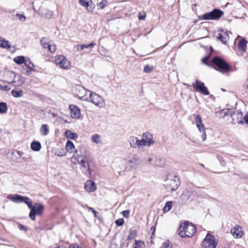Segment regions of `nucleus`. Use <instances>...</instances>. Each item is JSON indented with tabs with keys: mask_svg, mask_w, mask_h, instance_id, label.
I'll return each mask as SVG.
<instances>
[{
	"mask_svg": "<svg viewBox=\"0 0 248 248\" xmlns=\"http://www.w3.org/2000/svg\"><path fill=\"white\" fill-rule=\"evenodd\" d=\"M89 210L91 211L94 214V216H96V214L97 213V212L93 209L92 207H90L89 208Z\"/></svg>",
	"mask_w": 248,
	"mask_h": 248,
	"instance_id": "obj_55",
	"label": "nucleus"
},
{
	"mask_svg": "<svg viewBox=\"0 0 248 248\" xmlns=\"http://www.w3.org/2000/svg\"><path fill=\"white\" fill-rule=\"evenodd\" d=\"M96 45L94 42H92L89 44H78L77 45L76 48L78 50H83L84 49H89L91 51L92 48Z\"/></svg>",
	"mask_w": 248,
	"mask_h": 248,
	"instance_id": "obj_18",
	"label": "nucleus"
},
{
	"mask_svg": "<svg viewBox=\"0 0 248 248\" xmlns=\"http://www.w3.org/2000/svg\"><path fill=\"white\" fill-rule=\"evenodd\" d=\"M202 62H203V63H206V62H205V60H204V59H203V60H202Z\"/></svg>",
	"mask_w": 248,
	"mask_h": 248,
	"instance_id": "obj_63",
	"label": "nucleus"
},
{
	"mask_svg": "<svg viewBox=\"0 0 248 248\" xmlns=\"http://www.w3.org/2000/svg\"><path fill=\"white\" fill-rule=\"evenodd\" d=\"M247 41L244 39L242 38L238 43V48L239 50L243 52H246L247 49Z\"/></svg>",
	"mask_w": 248,
	"mask_h": 248,
	"instance_id": "obj_21",
	"label": "nucleus"
},
{
	"mask_svg": "<svg viewBox=\"0 0 248 248\" xmlns=\"http://www.w3.org/2000/svg\"><path fill=\"white\" fill-rule=\"evenodd\" d=\"M212 62L217 67L220 72L226 73L232 70V67L223 59L218 57H214Z\"/></svg>",
	"mask_w": 248,
	"mask_h": 248,
	"instance_id": "obj_5",
	"label": "nucleus"
},
{
	"mask_svg": "<svg viewBox=\"0 0 248 248\" xmlns=\"http://www.w3.org/2000/svg\"><path fill=\"white\" fill-rule=\"evenodd\" d=\"M212 12L213 14L214 20H218L223 15V12L217 9H215Z\"/></svg>",
	"mask_w": 248,
	"mask_h": 248,
	"instance_id": "obj_24",
	"label": "nucleus"
},
{
	"mask_svg": "<svg viewBox=\"0 0 248 248\" xmlns=\"http://www.w3.org/2000/svg\"><path fill=\"white\" fill-rule=\"evenodd\" d=\"M161 248H171V246L170 245L169 242H165Z\"/></svg>",
	"mask_w": 248,
	"mask_h": 248,
	"instance_id": "obj_51",
	"label": "nucleus"
},
{
	"mask_svg": "<svg viewBox=\"0 0 248 248\" xmlns=\"http://www.w3.org/2000/svg\"><path fill=\"white\" fill-rule=\"evenodd\" d=\"M10 83L13 84L14 86H17V84H16V81L15 80H13L12 81H11V82Z\"/></svg>",
	"mask_w": 248,
	"mask_h": 248,
	"instance_id": "obj_60",
	"label": "nucleus"
},
{
	"mask_svg": "<svg viewBox=\"0 0 248 248\" xmlns=\"http://www.w3.org/2000/svg\"><path fill=\"white\" fill-rule=\"evenodd\" d=\"M91 91L87 90L84 87L80 85H77L76 88L75 93L78 98L82 100L85 101V98H88L89 93Z\"/></svg>",
	"mask_w": 248,
	"mask_h": 248,
	"instance_id": "obj_8",
	"label": "nucleus"
},
{
	"mask_svg": "<svg viewBox=\"0 0 248 248\" xmlns=\"http://www.w3.org/2000/svg\"><path fill=\"white\" fill-rule=\"evenodd\" d=\"M153 160V158L151 157H149L148 159H147V161L149 163H151L152 164V161Z\"/></svg>",
	"mask_w": 248,
	"mask_h": 248,
	"instance_id": "obj_58",
	"label": "nucleus"
},
{
	"mask_svg": "<svg viewBox=\"0 0 248 248\" xmlns=\"http://www.w3.org/2000/svg\"><path fill=\"white\" fill-rule=\"evenodd\" d=\"M24 63L29 69H31V70H34V65L33 64V62L30 60H25Z\"/></svg>",
	"mask_w": 248,
	"mask_h": 248,
	"instance_id": "obj_40",
	"label": "nucleus"
},
{
	"mask_svg": "<svg viewBox=\"0 0 248 248\" xmlns=\"http://www.w3.org/2000/svg\"><path fill=\"white\" fill-rule=\"evenodd\" d=\"M0 47L2 48H10V42L0 37Z\"/></svg>",
	"mask_w": 248,
	"mask_h": 248,
	"instance_id": "obj_25",
	"label": "nucleus"
},
{
	"mask_svg": "<svg viewBox=\"0 0 248 248\" xmlns=\"http://www.w3.org/2000/svg\"><path fill=\"white\" fill-rule=\"evenodd\" d=\"M137 235V232L135 230H131L127 237V239H133L136 237Z\"/></svg>",
	"mask_w": 248,
	"mask_h": 248,
	"instance_id": "obj_41",
	"label": "nucleus"
},
{
	"mask_svg": "<svg viewBox=\"0 0 248 248\" xmlns=\"http://www.w3.org/2000/svg\"><path fill=\"white\" fill-rule=\"evenodd\" d=\"M79 4L83 7L86 8L88 12H93V10L91 7H89V0H79Z\"/></svg>",
	"mask_w": 248,
	"mask_h": 248,
	"instance_id": "obj_27",
	"label": "nucleus"
},
{
	"mask_svg": "<svg viewBox=\"0 0 248 248\" xmlns=\"http://www.w3.org/2000/svg\"><path fill=\"white\" fill-rule=\"evenodd\" d=\"M164 185L168 191L176 190L180 185L178 177L176 175H169L168 178L165 181Z\"/></svg>",
	"mask_w": 248,
	"mask_h": 248,
	"instance_id": "obj_4",
	"label": "nucleus"
},
{
	"mask_svg": "<svg viewBox=\"0 0 248 248\" xmlns=\"http://www.w3.org/2000/svg\"><path fill=\"white\" fill-rule=\"evenodd\" d=\"M216 38L217 40L225 44L229 39V35L227 31L222 30L217 33Z\"/></svg>",
	"mask_w": 248,
	"mask_h": 248,
	"instance_id": "obj_17",
	"label": "nucleus"
},
{
	"mask_svg": "<svg viewBox=\"0 0 248 248\" xmlns=\"http://www.w3.org/2000/svg\"><path fill=\"white\" fill-rule=\"evenodd\" d=\"M148 146V143L146 142L144 140H143L142 138L141 140L138 139V147L139 148L141 146Z\"/></svg>",
	"mask_w": 248,
	"mask_h": 248,
	"instance_id": "obj_42",
	"label": "nucleus"
},
{
	"mask_svg": "<svg viewBox=\"0 0 248 248\" xmlns=\"http://www.w3.org/2000/svg\"><path fill=\"white\" fill-rule=\"evenodd\" d=\"M71 116L72 118L77 119L80 118V110L77 106L73 105L69 106Z\"/></svg>",
	"mask_w": 248,
	"mask_h": 248,
	"instance_id": "obj_14",
	"label": "nucleus"
},
{
	"mask_svg": "<svg viewBox=\"0 0 248 248\" xmlns=\"http://www.w3.org/2000/svg\"><path fill=\"white\" fill-rule=\"evenodd\" d=\"M152 69V67H151L149 65L147 64L144 66V71L145 73H149L150 72Z\"/></svg>",
	"mask_w": 248,
	"mask_h": 248,
	"instance_id": "obj_48",
	"label": "nucleus"
},
{
	"mask_svg": "<svg viewBox=\"0 0 248 248\" xmlns=\"http://www.w3.org/2000/svg\"><path fill=\"white\" fill-rule=\"evenodd\" d=\"M130 211L129 210H124L122 212L123 216L126 218H128L129 216Z\"/></svg>",
	"mask_w": 248,
	"mask_h": 248,
	"instance_id": "obj_49",
	"label": "nucleus"
},
{
	"mask_svg": "<svg viewBox=\"0 0 248 248\" xmlns=\"http://www.w3.org/2000/svg\"><path fill=\"white\" fill-rule=\"evenodd\" d=\"M77 161V163L81 165L83 164H84L85 162H87L88 161H91L92 159L90 158V156H88L85 158H81L80 159H78L76 160Z\"/></svg>",
	"mask_w": 248,
	"mask_h": 248,
	"instance_id": "obj_35",
	"label": "nucleus"
},
{
	"mask_svg": "<svg viewBox=\"0 0 248 248\" xmlns=\"http://www.w3.org/2000/svg\"><path fill=\"white\" fill-rule=\"evenodd\" d=\"M146 17V13L145 12L140 13L139 14L138 18L139 20H144Z\"/></svg>",
	"mask_w": 248,
	"mask_h": 248,
	"instance_id": "obj_47",
	"label": "nucleus"
},
{
	"mask_svg": "<svg viewBox=\"0 0 248 248\" xmlns=\"http://www.w3.org/2000/svg\"><path fill=\"white\" fill-rule=\"evenodd\" d=\"M219 113L221 114L222 117L230 115L233 120L235 116L238 118L239 117L242 118V113L240 111H237L236 112H232L229 109H222L219 112Z\"/></svg>",
	"mask_w": 248,
	"mask_h": 248,
	"instance_id": "obj_12",
	"label": "nucleus"
},
{
	"mask_svg": "<svg viewBox=\"0 0 248 248\" xmlns=\"http://www.w3.org/2000/svg\"><path fill=\"white\" fill-rule=\"evenodd\" d=\"M33 70H31V69H30L29 70H27L26 71V73H27V75H30L31 73V72Z\"/></svg>",
	"mask_w": 248,
	"mask_h": 248,
	"instance_id": "obj_61",
	"label": "nucleus"
},
{
	"mask_svg": "<svg viewBox=\"0 0 248 248\" xmlns=\"http://www.w3.org/2000/svg\"><path fill=\"white\" fill-rule=\"evenodd\" d=\"M91 161H88L87 162H85L84 164L80 165V167L83 173L86 175H90L91 173L89 166V163Z\"/></svg>",
	"mask_w": 248,
	"mask_h": 248,
	"instance_id": "obj_22",
	"label": "nucleus"
},
{
	"mask_svg": "<svg viewBox=\"0 0 248 248\" xmlns=\"http://www.w3.org/2000/svg\"><path fill=\"white\" fill-rule=\"evenodd\" d=\"M161 248H171V246L170 245L169 242H165Z\"/></svg>",
	"mask_w": 248,
	"mask_h": 248,
	"instance_id": "obj_50",
	"label": "nucleus"
},
{
	"mask_svg": "<svg viewBox=\"0 0 248 248\" xmlns=\"http://www.w3.org/2000/svg\"><path fill=\"white\" fill-rule=\"evenodd\" d=\"M196 228L192 223L186 221L179 228V234L181 237H189L193 236L196 232Z\"/></svg>",
	"mask_w": 248,
	"mask_h": 248,
	"instance_id": "obj_2",
	"label": "nucleus"
},
{
	"mask_svg": "<svg viewBox=\"0 0 248 248\" xmlns=\"http://www.w3.org/2000/svg\"><path fill=\"white\" fill-rule=\"evenodd\" d=\"M65 148L67 151L70 153H72L75 152L74 145L73 143L70 140H69L67 142Z\"/></svg>",
	"mask_w": 248,
	"mask_h": 248,
	"instance_id": "obj_31",
	"label": "nucleus"
},
{
	"mask_svg": "<svg viewBox=\"0 0 248 248\" xmlns=\"http://www.w3.org/2000/svg\"><path fill=\"white\" fill-rule=\"evenodd\" d=\"M89 93L88 98L85 99L86 101L90 102L100 108H104L105 106V100L104 98L95 93L93 92Z\"/></svg>",
	"mask_w": 248,
	"mask_h": 248,
	"instance_id": "obj_3",
	"label": "nucleus"
},
{
	"mask_svg": "<svg viewBox=\"0 0 248 248\" xmlns=\"http://www.w3.org/2000/svg\"><path fill=\"white\" fill-rule=\"evenodd\" d=\"M55 63L57 65L63 69H69L71 62L64 56L59 55L56 57L55 59Z\"/></svg>",
	"mask_w": 248,
	"mask_h": 248,
	"instance_id": "obj_7",
	"label": "nucleus"
},
{
	"mask_svg": "<svg viewBox=\"0 0 248 248\" xmlns=\"http://www.w3.org/2000/svg\"><path fill=\"white\" fill-rule=\"evenodd\" d=\"M65 136L69 139L74 140L77 138V135L74 133L72 132L70 130H66L65 132Z\"/></svg>",
	"mask_w": 248,
	"mask_h": 248,
	"instance_id": "obj_33",
	"label": "nucleus"
},
{
	"mask_svg": "<svg viewBox=\"0 0 248 248\" xmlns=\"http://www.w3.org/2000/svg\"><path fill=\"white\" fill-rule=\"evenodd\" d=\"M40 44L43 48H47L48 50L53 53L56 51V46L54 44H51L48 40V39L46 37H43L40 40Z\"/></svg>",
	"mask_w": 248,
	"mask_h": 248,
	"instance_id": "obj_11",
	"label": "nucleus"
},
{
	"mask_svg": "<svg viewBox=\"0 0 248 248\" xmlns=\"http://www.w3.org/2000/svg\"><path fill=\"white\" fill-rule=\"evenodd\" d=\"M172 202L171 201L167 202L163 208V211L164 213L169 212L171 208Z\"/></svg>",
	"mask_w": 248,
	"mask_h": 248,
	"instance_id": "obj_37",
	"label": "nucleus"
},
{
	"mask_svg": "<svg viewBox=\"0 0 248 248\" xmlns=\"http://www.w3.org/2000/svg\"><path fill=\"white\" fill-rule=\"evenodd\" d=\"M193 87L195 90L199 91L204 95H208L209 94L207 88L205 86L204 83L198 79H197L195 83L193 84Z\"/></svg>",
	"mask_w": 248,
	"mask_h": 248,
	"instance_id": "obj_10",
	"label": "nucleus"
},
{
	"mask_svg": "<svg viewBox=\"0 0 248 248\" xmlns=\"http://www.w3.org/2000/svg\"><path fill=\"white\" fill-rule=\"evenodd\" d=\"M16 16L18 17L19 20L21 21L24 22L26 19V16L23 15L17 14H16Z\"/></svg>",
	"mask_w": 248,
	"mask_h": 248,
	"instance_id": "obj_44",
	"label": "nucleus"
},
{
	"mask_svg": "<svg viewBox=\"0 0 248 248\" xmlns=\"http://www.w3.org/2000/svg\"><path fill=\"white\" fill-rule=\"evenodd\" d=\"M69 248H81L78 246L76 244H73L69 246Z\"/></svg>",
	"mask_w": 248,
	"mask_h": 248,
	"instance_id": "obj_54",
	"label": "nucleus"
},
{
	"mask_svg": "<svg viewBox=\"0 0 248 248\" xmlns=\"http://www.w3.org/2000/svg\"><path fill=\"white\" fill-rule=\"evenodd\" d=\"M17 153L20 156H22L24 154V153L20 151H17Z\"/></svg>",
	"mask_w": 248,
	"mask_h": 248,
	"instance_id": "obj_57",
	"label": "nucleus"
},
{
	"mask_svg": "<svg viewBox=\"0 0 248 248\" xmlns=\"http://www.w3.org/2000/svg\"><path fill=\"white\" fill-rule=\"evenodd\" d=\"M84 188L88 192H93L96 189V186L94 182L87 181L85 184Z\"/></svg>",
	"mask_w": 248,
	"mask_h": 248,
	"instance_id": "obj_19",
	"label": "nucleus"
},
{
	"mask_svg": "<svg viewBox=\"0 0 248 248\" xmlns=\"http://www.w3.org/2000/svg\"><path fill=\"white\" fill-rule=\"evenodd\" d=\"M129 142L130 145V146L132 148H136L138 147V139L135 137H131L129 138Z\"/></svg>",
	"mask_w": 248,
	"mask_h": 248,
	"instance_id": "obj_29",
	"label": "nucleus"
},
{
	"mask_svg": "<svg viewBox=\"0 0 248 248\" xmlns=\"http://www.w3.org/2000/svg\"><path fill=\"white\" fill-rule=\"evenodd\" d=\"M91 140L95 144H102L101 136L97 134H93L91 137Z\"/></svg>",
	"mask_w": 248,
	"mask_h": 248,
	"instance_id": "obj_23",
	"label": "nucleus"
},
{
	"mask_svg": "<svg viewBox=\"0 0 248 248\" xmlns=\"http://www.w3.org/2000/svg\"><path fill=\"white\" fill-rule=\"evenodd\" d=\"M115 223L118 226H121L124 223V220L123 218H119L115 221Z\"/></svg>",
	"mask_w": 248,
	"mask_h": 248,
	"instance_id": "obj_43",
	"label": "nucleus"
},
{
	"mask_svg": "<svg viewBox=\"0 0 248 248\" xmlns=\"http://www.w3.org/2000/svg\"><path fill=\"white\" fill-rule=\"evenodd\" d=\"M55 155L58 156H60V157H62V156H63L65 155V154H57V153H55Z\"/></svg>",
	"mask_w": 248,
	"mask_h": 248,
	"instance_id": "obj_59",
	"label": "nucleus"
},
{
	"mask_svg": "<svg viewBox=\"0 0 248 248\" xmlns=\"http://www.w3.org/2000/svg\"><path fill=\"white\" fill-rule=\"evenodd\" d=\"M17 78H18V82H19V83L17 84V86L22 85L24 83V81L22 80V78L19 75L17 76Z\"/></svg>",
	"mask_w": 248,
	"mask_h": 248,
	"instance_id": "obj_52",
	"label": "nucleus"
},
{
	"mask_svg": "<svg viewBox=\"0 0 248 248\" xmlns=\"http://www.w3.org/2000/svg\"><path fill=\"white\" fill-rule=\"evenodd\" d=\"M142 139L143 140H144L146 142H147L148 146H149L151 144H153L154 142L153 139L152 135L149 132L144 133L142 135Z\"/></svg>",
	"mask_w": 248,
	"mask_h": 248,
	"instance_id": "obj_20",
	"label": "nucleus"
},
{
	"mask_svg": "<svg viewBox=\"0 0 248 248\" xmlns=\"http://www.w3.org/2000/svg\"><path fill=\"white\" fill-rule=\"evenodd\" d=\"M12 95L15 97H21L23 95V92L22 90L16 91L13 90L11 91Z\"/></svg>",
	"mask_w": 248,
	"mask_h": 248,
	"instance_id": "obj_38",
	"label": "nucleus"
},
{
	"mask_svg": "<svg viewBox=\"0 0 248 248\" xmlns=\"http://www.w3.org/2000/svg\"><path fill=\"white\" fill-rule=\"evenodd\" d=\"M18 227L20 230L27 231V228L21 224H18Z\"/></svg>",
	"mask_w": 248,
	"mask_h": 248,
	"instance_id": "obj_53",
	"label": "nucleus"
},
{
	"mask_svg": "<svg viewBox=\"0 0 248 248\" xmlns=\"http://www.w3.org/2000/svg\"><path fill=\"white\" fill-rule=\"evenodd\" d=\"M7 198L16 203L25 202L28 205V207L31 209L29 214V217L32 220L35 219L36 215H40L42 214L44 208V206L42 204L39 203H37L36 206H32L31 202L27 197L22 196L17 194H10L7 196Z\"/></svg>",
	"mask_w": 248,
	"mask_h": 248,
	"instance_id": "obj_1",
	"label": "nucleus"
},
{
	"mask_svg": "<svg viewBox=\"0 0 248 248\" xmlns=\"http://www.w3.org/2000/svg\"><path fill=\"white\" fill-rule=\"evenodd\" d=\"M31 148L34 151H39L41 148V145L39 141H33L31 144Z\"/></svg>",
	"mask_w": 248,
	"mask_h": 248,
	"instance_id": "obj_30",
	"label": "nucleus"
},
{
	"mask_svg": "<svg viewBox=\"0 0 248 248\" xmlns=\"http://www.w3.org/2000/svg\"><path fill=\"white\" fill-rule=\"evenodd\" d=\"M239 123H241V124H243V122L242 121H240L239 122H238Z\"/></svg>",
	"mask_w": 248,
	"mask_h": 248,
	"instance_id": "obj_64",
	"label": "nucleus"
},
{
	"mask_svg": "<svg viewBox=\"0 0 248 248\" xmlns=\"http://www.w3.org/2000/svg\"><path fill=\"white\" fill-rule=\"evenodd\" d=\"M151 230H153V232H154L155 231V228L154 227H151Z\"/></svg>",
	"mask_w": 248,
	"mask_h": 248,
	"instance_id": "obj_62",
	"label": "nucleus"
},
{
	"mask_svg": "<svg viewBox=\"0 0 248 248\" xmlns=\"http://www.w3.org/2000/svg\"><path fill=\"white\" fill-rule=\"evenodd\" d=\"M14 62L18 64H21L25 62V60L23 56H17L14 59Z\"/></svg>",
	"mask_w": 248,
	"mask_h": 248,
	"instance_id": "obj_36",
	"label": "nucleus"
},
{
	"mask_svg": "<svg viewBox=\"0 0 248 248\" xmlns=\"http://www.w3.org/2000/svg\"><path fill=\"white\" fill-rule=\"evenodd\" d=\"M11 88L7 85H2L0 84V90L2 91H8Z\"/></svg>",
	"mask_w": 248,
	"mask_h": 248,
	"instance_id": "obj_46",
	"label": "nucleus"
},
{
	"mask_svg": "<svg viewBox=\"0 0 248 248\" xmlns=\"http://www.w3.org/2000/svg\"><path fill=\"white\" fill-rule=\"evenodd\" d=\"M195 123L199 131L202 133V140L204 141L206 139L205 129L203 124L202 123V118L199 114L195 116Z\"/></svg>",
	"mask_w": 248,
	"mask_h": 248,
	"instance_id": "obj_9",
	"label": "nucleus"
},
{
	"mask_svg": "<svg viewBox=\"0 0 248 248\" xmlns=\"http://www.w3.org/2000/svg\"><path fill=\"white\" fill-rule=\"evenodd\" d=\"M8 107L5 102L0 103V114H3L7 112Z\"/></svg>",
	"mask_w": 248,
	"mask_h": 248,
	"instance_id": "obj_34",
	"label": "nucleus"
},
{
	"mask_svg": "<svg viewBox=\"0 0 248 248\" xmlns=\"http://www.w3.org/2000/svg\"><path fill=\"white\" fill-rule=\"evenodd\" d=\"M39 14L42 15V16H44L45 18L50 19L53 16V12L51 10L46 9L44 10V11L39 13Z\"/></svg>",
	"mask_w": 248,
	"mask_h": 248,
	"instance_id": "obj_26",
	"label": "nucleus"
},
{
	"mask_svg": "<svg viewBox=\"0 0 248 248\" xmlns=\"http://www.w3.org/2000/svg\"><path fill=\"white\" fill-rule=\"evenodd\" d=\"M88 156H90L87 154V152L83 148H79L76 151V154L73 156V158L75 160L85 158Z\"/></svg>",
	"mask_w": 248,
	"mask_h": 248,
	"instance_id": "obj_16",
	"label": "nucleus"
},
{
	"mask_svg": "<svg viewBox=\"0 0 248 248\" xmlns=\"http://www.w3.org/2000/svg\"><path fill=\"white\" fill-rule=\"evenodd\" d=\"M218 244V240L215 236L208 233L202 240L201 246L202 248H216Z\"/></svg>",
	"mask_w": 248,
	"mask_h": 248,
	"instance_id": "obj_6",
	"label": "nucleus"
},
{
	"mask_svg": "<svg viewBox=\"0 0 248 248\" xmlns=\"http://www.w3.org/2000/svg\"><path fill=\"white\" fill-rule=\"evenodd\" d=\"M213 14L212 11L205 13L202 16V19L203 20H214Z\"/></svg>",
	"mask_w": 248,
	"mask_h": 248,
	"instance_id": "obj_32",
	"label": "nucleus"
},
{
	"mask_svg": "<svg viewBox=\"0 0 248 248\" xmlns=\"http://www.w3.org/2000/svg\"><path fill=\"white\" fill-rule=\"evenodd\" d=\"M107 3L108 1L107 0H103L99 3L98 5L100 6L101 9H103Z\"/></svg>",
	"mask_w": 248,
	"mask_h": 248,
	"instance_id": "obj_45",
	"label": "nucleus"
},
{
	"mask_svg": "<svg viewBox=\"0 0 248 248\" xmlns=\"http://www.w3.org/2000/svg\"><path fill=\"white\" fill-rule=\"evenodd\" d=\"M128 163L130 169L136 170L140 164V159L137 155H135L128 160Z\"/></svg>",
	"mask_w": 248,
	"mask_h": 248,
	"instance_id": "obj_15",
	"label": "nucleus"
},
{
	"mask_svg": "<svg viewBox=\"0 0 248 248\" xmlns=\"http://www.w3.org/2000/svg\"><path fill=\"white\" fill-rule=\"evenodd\" d=\"M244 119L245 122L248 124V113L245 116Z\"/></svg>",
	"mask_w": 248,
	"mask_h": 248,
	"instance_id": "obj_56",
	"label": "nucleus"
},
{
	"mask_svg": "<svg viewBox=\"0 0 248 248\" xmlns=\"http://www.w3.org/2000/svg\"><path fill=\"white\" fill-rule=\"evenodd\" d=\"M231 233L235 238H239L244 235V233L242 231V228L240 226H235L231 230Z\"/></svg>",
	"mask_w": 248,
	"mask_h": 248,
	"instance_id": "obj_13",
	"label": "nucleus"
},
{
	"mask_svg": "<svg viewBox=\"0 0 248 248\" xmlns=\"http://www.w3.org/2000/svg\"><path fill=\"white\" fill-rule=\"evenodd\" d=\"M145 245L143 242L141 241L136 240L133 246V248H143Z\"/></svg>",
	"mask_w": 248,
	"mask_h": 248,
	"instance_id": "obj_39",
	"label": "nucleus"
},
{
	"mask_svg": "<svg viewBox=\"0 0 248 248\" xmlns=\"http://www.w3.org/2000/svg\"><path fill=\"white\" fill-rule=\"evenodd\" d=\"M49 131V130L47 124H43L42 125L40 129V132L41 135L46 136L48 134Z\"/></svg>",
	"mask_w": 248,
	"mask_h": 248,
	"instance_id": "obj_28",
	"label": "nucleus"
}]
</instances>
